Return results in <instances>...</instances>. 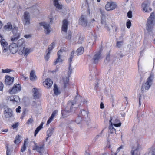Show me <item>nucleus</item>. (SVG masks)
<instances>
[{"label":"nucleus","mask_w":155,"mask_h":155,"mask_svg":"<svg viewBox=\"0 0 155 155\" xmlns=\"http://www.w3.org/2000/svg\"><path fill=\"white\" fill-rule=\"evenodd\" d=\"M154 78V74L153 72H151L149 76L148 77L146 80V81L145 83H143L142 87L141 88V92L139 93H138L139 96V104L140 105V100L141 99L140 97L143 95V91H144L148 90L151 86L153 80Z\"/></svg>","instance_id":"nucleus-1"},{"label":"nucleus","mask_w":155,"mask_h":155,"mask_svg":"<svg viewBox=\"0 0 155 155\" xmlns=\"http://www.w3.org/2000/svg\"><path fill=\"white\" fill-rule=\"evenodd\" d=\"M74 105V104L72 101H68L66 107L64 110L61 111V117L63 118L67 117L70 115L71 112L73 111L72 106Z\"/></svg>","instance_id":"nucleus-2"},{"label":"nucleus","mask_w":155,"mask_h":155,"mask_svg":"<svg viewBox=\"0 0 155 155\" xmlns=\"http://www.w3.org/2000/svg\"><path fill=\"white\" fill-rule=\"evenodd\" d=\"M154 17V14L153 12L152 13L147 20V23L146 24V29L148 32H151L152 31L154 25L153 23Z\"/></svg>","instance_id":"nucleus-3"},{"label":"nucleus","mask_w":155,"mask_h":155,"mask_svg":"<svg viewBox=\"0 0 155 155\" xmlns=\"http://www.w3.org/2000/svg\"><path fill=\"white\" fill-rule=\"evenodd\" d=\"M0 43L3 49V53L4 55H8L9 53L8 46L5 39L1 38Z\"/></svg>","instance_id":"nucleus-4"},{"label":"nucleus","mask_w":155,"mask_h":155,"mask_svg":"<svg viewBox=\"0 0 155 155\" xmlns=\"http://www.w3.org/2000/svg\"><path fill=\"white\" fill-rule=\"evenodd\" d=\"M150 2L149 0L145 1L142 4L141 6L143 10L145 12H149L152 10L150 6Z\"/></svg>","instance_id":"nucleus-5"},{"label":"nucleus","mask_w":155,"mask_h":155,"mask_svg":"<svg viewBox=\"0 0 155 155\" xmlns=\"http://www.w3.org/2000/svg\"><path fill=\"white\" fill-rule=\"evenodd\" d=\"M33 50L31 48H25V46L19 51V54L20 55L24 54L25 56H27L30 52L32 51Z\"/></svg>","instance_id":"nucleus-6"},{"label":"nucleus","mask_w":155,"mask_h":155,"mask_svg":"<svg viewBox=\"0 0 155 155\" xmlns=\"http://www.w3.org/2000/svg\"><path fill=\"white\" fill-rule=\"evenodd\" d=\"M30 17L29 13L25 12L24 14L23 18V23L25 25H28L30 24Z\"/></svg>","instance_id":"nucleus-7"},{"label":"nucleus","mask_w":155,"mask_h":155,"mask_svg":"<svg viewBox=\"0 0 155 155\" xmlns=\"http://www.w3.org/2000/svg\"><path fill=\"white\" fill-rule=\"evenodd\" d=\"M39 25L44 28V31L46 34H48L51 31V28L49 24L45 22L40 23Z\"/></svg>","instance_id":"nucleus-8"},{"label":"nucleus","mask_w":155,"mask_h":155,"mask_svg":"<svg viewBox=\"0 0 155 155\" xmlns=\"http://www.w3.org/2000/svg\"><path fill=\"white\" fill-rule=\"evenodd\" d=\"M21 90V87L19 84H15L12 89L9 91L11 94H14L19 92Z\"/></svg>","instance_id":"nucleus-9"},{"label":"nucleus","mask_w":155,"mask_h":155,"mask_svg":"<svg viewBox=\"0 0 155 155\" xmlns=\"http://www.w3.org/2000/svg\"><path fill=\"white\" fill-rule=\"evenodd\" d=\"M13 33L14 36L12 37L11 41L13 43H15L19 38L20 35L19 33L17 32V29L15 28L13 30Z\"/></svg>","instance_id":"nucleus-10"},{"label":"nucleus","mask_w":155,"mask_h":155,"mask_svg":"<svg viewBox=\"0 0 155 155\" xmlns=\"http://www.w3.org/2000/svg\"><path fill=\"white\" fill-rule=\"evenodd\" d=\"M4 114L6 118H10L13 116L12 110L7 107H5L4 108Z\"/></svg>","instance_id":"nucleus-11"},{"label":"nucleus","mask_w":155,"mask_h":155,"mask_svg":"<svg viewBox=\"0 0 155 155\" xmlns=\"http://www.w3.org/2000/svg\"><path fill=\"white\" fill-rule=\"evenodd\" d=\"M79 23L84 27L88 26L90 25L87 21L86 16L82 15L79 19Z\"/></svg>","instance_id":"nucleus-12"},{"label":"nucleus","mask_w":155,"mask_h":155,"mask_svg":"<svg viewBox=\"0 0 155 155\" xmlns=\"http://www.w3.org/2000/svg\"><path fill=\"white\" fill-rule=\"evenodd\" d=\"M117 7V5L116 3L113 2H108L106 5L105 8L107 11L113 10Z\"/></svg>","instance_id":"nucleus-13"},{"label":"nucleus","mask_w":155,"mask_h":155,"mask_svg":"<svg viewBox=\"0 0 155 155\" xmlns=\"http://www.w3.org/2000/svg\"><path fill=\"white\" fill-rule=\"evenodd\" d=\"M100 12L102 14L101 24L103 25L104 27L106 28L108 31H109L110 29L108 27V24L106 21L104 13L101 9L100 10Z\"/></svg>","instance_id":"nucleus-14"},{"label":"nucleus","mask_w":155,"mask_h":155,"mask_svg":"<svg viewBox=\"0 0 155 155\" xmlns=\"http://www.w3.org/2000/svg\"><path fill=\"white\" fill-rule=\"evenodd\" d=\"M18 48L15 43H12L9 46V50L12 54L16 53L18 51Z\"/></svg>","instance_id":"nucleus-15"},{"label":"nucleus","mask_w":155,"mask_h":155,"mask_svg":"<svg viewBox=\"0 0 155 155\" xmlns=\"http://www.w3.org/2000/svg\"><path fill=\"white\" fill-rule=\"evenodd\" d=\"M101 51H99L94 56L93 58L91 59V61L93 63H96L98 62L99 60L101 58Z\"/></svg>","instance_id":"nucleus-16"},{"label":"nucleus","mask_w":155,"mask_h":155,"mask_svg":"<svg viewBox=\"0 0 155 155\" xmlns=\"http://www.w3.org/2000/svg\"><path fill=\"white\" fill-rule=\"evenodd\" d=\"M101 51H99L94 56L93 58L91 59V61L93 63H96L98 62L99 60L101 58Z\"/></svg>","instance_id":"nucleus-17"},{"label":"nucleus","mask_w":155,"mask_h":155,"mask_svg":"<svg viewBox=\"0 0 155 155\" xmlns=\"http://www.w3.org/2000/svg\"><path fill=\"white\" fill-rule=\"evenodd\" d=\"M64 51L63 49H61L58 52V57L56 61L54 62V64L55 65L58 63H61L62 61V60L61 59L62 53Z\"/></svg>","instance_id":"nucleus-18"},{"label":"nucleus","mask_w":155,"mask_h":155,"mask_svg":"<svg viewBox=\"0 0 155 155\" xmlns=\"http://www.w3.org/2000/svg\"><path fill=\"white\" fill-rule=\"evenodd\" d=\"M52 84L53 81L50 79H46L45 81L43 82V84L44 87L48 89L50 88Z\"/></svg>","instance_id":"nucleus-19"},{"label":"nucleus","mask_w":155,"mask_h":155,"mask_svg":"<svg viewBox=\"0 0 155 155\" xmlns=\"http://www.w3.org/2000/svg\"><path fill=\"white\" fill-rule=\"evenodd\" d=\"M83 37L80 34L77 35L74 39V41L78 44L82 43L83 41Z\"/></svg>","instance_id":"nucleus-20"},{"label":"nucleus","mask_w":155,"mask_h":155,"mask_svg":"<svg viewBox=\"0 0 155 155\" xmlns=\"http://www.w3.org/2000/svg\"><path fill=\"white\" fill-rule=\"evenodd\" d=\"M18 47L19 50H20L21 48L25 47V41L23 39H21L18 40L17 42V45Z\"/></svg>","instance_id":"nucleus-21"},{"label":"nucleus","mask_w":155,"mask_h":155,"mask_svg":"<svg viewBox=\"0 0 155 155\" xmlns=\"http://www.w3.org/2000/svg\"><path fill=\"white\" fill-rule=\"evenodd\" d=\"M15 28H16L17 29V27L14 26H12L10 22L7 23L4 27V28L5 30L9 31L12 30V32L13 30Z\"/></svg>","instance_id":"nucleus-22"},{"label":"nucleus","mask_w":155,"mask_h":155,"mask_svg":"<svg viewBox=\"0 0 155 155\" xmlns=\"http://www.w3.org/2000/svg\"><path fill=\"white\" fill-rule=\"evenodd\" d=\"M69 81V77H63L61 82L63 85V87L65 88L68 85Z\"/></svg>","instance_id":"nucleus-23"},{"label":"nucleus","mask_w":155,"mask_h":155,"mask_svg":"<svg viewBox=\"0 0 155 155\" xmlns=\"http://www.w3.org/2000/svg\"><path fill=\"white\" fill-rule=\"evenodd\" d=\"M5 83L7 85H10L12 84L14 81V78H11L8 76H5Z\"/></svg>","instance_id":"nucleus-24"},{"label":"nucleus","mask_w":155,"mask_h":155,"mask_svg":"<svg viewBox=\"0 0 155 155\" xmlns=\"http://www.w3.org/2000/svg\"><path fill=\"white\" fill-rule=\"evenodd\" d=\"M68 22L66 20H64L63 21V25L62 27V33H66L68 29Z\"/></svg>","instance_id":"nucleus-25"},{"label":"nucleus","mask_w":155,"mask_h":155,"mask_svg":"<svg viewBox=\"0 0 155 155\" xmlns=\"http://www.w3.org/2000/svg\"><path fill=\"white\" fill-rule=\"evenodd\" d=\"M114 119V121L112 120L111 122L113 123V125L116 127H119L121 125V123L120 122L118 119L115 118L114 117L111 118L110 120L111 119Z\"/></svg>","instance_id":"nucleus-26"},{"label":"nucleus","mask_w":155,"mask_h":155,"mask_svg":"<svg viewBox=\"0 0 155 155\" xmlns=\"http://www.w3.org/2000/svg\"><path fill=\"white\" fill-rule=\"evenodd\" d=\"M139 146L138 145L134 147L131 152V155H139Z\"/></svg>","instance_id":"nucleus-27"},{"label":"nucleus","mask_w":155,"mask_h":155,"mask_svg":"<svg viewBox=\"0 0 155 155\" xmlns=\"http://www.w3.org/2000/svg\"><path fill=\"white\" fill-rule=\"evenodd\" d=\"M113 120L114 121V119H111L109 121V132L111 134H113L114 133H115V129L113 125V123L111 122V121Z\"/></svg>","instance_id":"nucleus-28"},{"label":"nucleus","mask_w":155,"mask_h":155,"mask_svg":"<svg viewBox=\"0 0 155 155\" xmlns=\"http://www.w3.org/2000/svg\"><path fill=\"white\" fill-rule=\"evenodd\" d=\"M54 4L55 7L58 9H61L62 5L59 2V0H53Z\"/></svg>","instance_id":"nucleus-29"},{"label":"nucleus","mask_w":155,"mask_h":155,"mask_svg":"<svg viewBox=\"0 0 155 155\" xmlns=\"http://www.w3.org/2000/svg\"><path fill=\"white\" fill-rule=\"evenodd\" d=\"M44 145H43L40 146H39L35 144L33 148V150H36L37 151L39 152L41 154V152L44 149Z\"/></svg>","instance_id":"nucleus-30"},{"label":"nucleus","mask_w":155,"mask_h":155,"mask_svg":"<svg viewBox=\"0 0 155 155\" xmlns=\"http://www.w3.org/2000/svg\"><path fill=\"white\" fill-rule=\"evenodd\" d=\"M57 112L58 111L56 110L52 112L51 116L49 117L47 121V125H48L52 121L53 119L55 116L56 114H57Z\"/></svg>","instance_id":"nucleus-31"},{"label":"nucleus","mask_w":155,"mask_h":155,"mask_svg":"<svg viewBox=\"0 0 155 155\" xmlns=\"http://www.w3.org/2000/svg\"><path fill=\"white\" fill-rule=\"evenodd\" d=\"M30 80L32 81H35L37 79V77L35 74V72L34 70L31 71L30 76Z\"/></svg>","instance_id":"nucleus-32"},{"label":"nucleus","mask_w":155,"mask_h":155,"mask_svg":"<svg viewBox=\"0 0 155 155\" xmlns=\"http://www.w3.org/2000/svg\"><path fill=\"white\" fill-rule=\"evenodd\" d=\"M32 91L34 93L33 95L35 98H38L39 95L38 89L36 88H34L32 90Z\"/></svg>","instance_id":"nucleus-33"},{"label":"nucleus","mask_w":155,"mask_h":155,"mask_svg":"<svg viewBox=\"0 0 155 155\" xmlns=\"http://www.w3.org/2000/svg\"><path fill=\"white\" fill-rule=\"evenodd\" d=\"M28 139H26L25 140L23 145L21 147V152H23L26 149V145H27L28 144Z\"/></svg>","instance_id":"nucleus-34"},{"label":"nucleus","mask_w":155,"mask_h":155,"mask_svg":"<svg viewBox=\"0 0 155 155\" xmlns=\"http://www.w3.org/2000/svg\"><path fill=\"white\" fill-rule=\"evenodd\" d=\"M77 101H78V102H82V97H80V96H76V97L74 99V101H75L76 103H74V102H72L74 104V106H75V107H76V106H75V105L76 104ZM72 106H72V108L73 109V111H74V109L75 107L74 108L72 107Z\"/></svg>","instance_id":"nucleus-35"},{"label":"nucleus","mask_w":155,"mask_h":155,"mask_svg":"<svg viewBox=\"0 0 155 155\" xmlns=\"http://www.w3.org/2000/svg\"><path fill=\"white\" fill-rule=\"evenodd\" d=\"M84 50V48L83 47H80L77 50L76 54L78 55H81L83 53Z\"/></svg>","instance_id":"nucleus-36"},{"label":"nucleus","mask_w":155,"mask_h":155,"mask_svg":"<svg viewBox=\"0 0 155 155\" xmlns=\"http://www.w3.org/2000/svg\"><path fill=\"white\" fill-rule=\"evenodd\" d=\"M43 124V123L42 122L41 123L40 125L37 128L35 132L34 135L35 136H36V134H38L41 129L42 128Z\"/></svg>","instance_id":"nucleus-37"},{"label":"nucleus","mask_w":155,"mask_h":155,"mask_svg":"<svg viewBox=\"0 0 155 155\" xmlns=\"http://www.w3.org/2000/svg\"><path fill=\"white\" fill-rule=\"evenodd\" d=\"M54 94L56 95H58L60 93V91L58 89L57 86L55 84L54 86Z\"/></svg>","instance_id":"nucleus-38"},{"label":"nucleus","mask_w":155,"mask_h":155,"mask_svg":"<svg viewBox=\"0 0 155 155\" xmlns=\"http://www.w3.org/2000/svg\"><path fill=\"white\" fill-rule=\"evenodd\" d=\"M54 129L52 128H49L47 131V134L48 137L51 136L53 132Z\"/></svg>","instance_id":"nucleus-39"},{"label":"nucleus","mask_w":155,"mask_h":155,"mask_svg":"<svg viewBox=\"0 0 155 155\" xmlns=\"http://www.w3.org/2000/svg\"><path fill=\"white\" fill-rule=\"evenodd\" d=\"M21 137L19 135H17L15 138L14 143L15 144H18L20 142Z\"/></svg>","instance_id":"nucleus-40"},{"label":"nucleus","mask_w":155,"mask_h":155,"mask_svg":"<svg viewBox=\"0 0 155 155\" xmlns=\"http://www.w3.org/2000/svg\"><path fill=\"white\" fill-rule=\"evenodd\" d=\"M50 53L51 52L49 51H46L44 55V58L46 61H48L49 58Z\"/></svg>","instance_id":"nucleus-41"},{"label":"nucleus","mask_w":155,"mask_h":155,"mask_svg":"<svg viewBox=\"0 0 155 155\" xmlns=\"http://www.w3.org/2000/svg\"><path fill=\"white\" fill-rule=\"evenodd\" d=\"M55 46V44L54 42L51 43L50 45H49L48 49L46 50V51H49L51 52V51L54 47Z\"/></svg>","instance_id":"nucleus-42"},{"label":"nucleus","mask_w":155,"mask_h":155,"mask_svg":"<svg viewBox=\"0 0 155 155\" xmlns=\"http://www.w3.org/2000/svg\"><path fill=\"white\" fill-rule=\"evenodd\" d=\"M13 71V70L9 69H2V72L3 73H8Z\"/></svg>","instance_id":"nucleus-43"},{"label":"nucleus","mask_w":155,"mask_h":155,"mask_svg":"<svg viewBox=\"0 0 155 155\" xmlns=\"http://www.w3.org/2000/svg\"><path fill=\"white\" fill-rule=\"evenodd\" d=\"M30 9L32 10V12L33 13L36 12V13H38L39 12V11L36 8V6H33L32 7H31Z\"/></svg>","instance_id":"nucleus-44"},{"label":"nucleus","mask_w":155,"mask_h":155,"mask_svg":"<svg viewBox=\"0 0 155 155\" xmlns=\"http://www.w3.org/2000/svg\"><path fill=\"white\" fill-rule=\"evenodd\" d=\"M87 111L84 110H82L81 111V114H80L79 115L80 116L82 115V116H85L87 115Z\"/></svg>","instance_id":"nucleus-45"},{"label":"nucleus","mask_w":155,"mask_h":155,"mask_svg":"<svg viewBox=\"0 0 155 155\" xmlns=\"http://www.w3.org/2000/svg\"><path fill=\"white\" fill-rule=\"evenodd\" d=\"M14 103L15 102L17 103L19 101V98L18 96L17 95L14 96Z\"/></svg>","instance_id":"nucleus-46"},{"label":"nucleus","mask_w":155,"mask_h":155,"mask_svg":"<svg viewBox=\"0 0 155 155\" xmlns=\"http://www.w3.org/2000/svg\"><path fill=\"white\" fill-rule=\"evenodd\" d=\"M149 154L150 155H155V148H152L149 151Z\"/></svg>","instance_id":"nucleus-47"},{"label":"nucleus","mask_w":155,"mask_h":155,"mask_svg":"<svg viewBox=\"0 0 155 155\" xmlns=\"http://www.w3.org/2000/svg\"><path fill=\"white\" fill-rule=\"evenodd\" d=\"M81 117L79 115L76 119L75 122L77 124H79L81 122Z\"/></svg>","instance_id":"nucleus-48"},{"label":"nucleus","mask_w":155,"mask_h":155,"mask_svg":"<svg viewBox=\"0 0 155 155\" xmlns=\"http://www.w3.org/2000/svg\"><path fill=\"white\" fill-rule=\"evenodd\" d=\"M74 56H70V57L69 58V69L70 70V68L71 66V63L72 61V59L73 58Z\"/></svg>","instance_id":"nucleus-49"},{"label":"nucleus","mask_w":155,"mask_h":155,"mask_svg":"<svg viewBox=\"0 0 155 155\" xmlns=\"http://www.w3.org/2000/svg\"><path fill=\"white\" fill-rule=\"evenodd\" d=\"M131 22L130 20H128L126 23V26L128 28H130L131 25Z\"/></svg>","instance_id":"nucleus-50"},{"label":"nucleus","mask_w":155,"mask_h":155,"mask_svg":"<svg viewBox=\"0 0 155 155\" xmlns=\"http://www.w3.org/2000/svg\"><path fill=\"white\" fill-rule=\"evenodd\" d=\"M103 132V130H102L101 133L98 135H97L95 137L94 139V141H96L99 138V137H101V134Z\"/></svg>","instance_id":"nucleus-51"},{"label":"nucleus","mask_w":155,"mask_h":155,"mask_svg":"<svg viewBox=\"0 0 155 155\" xmlns=\"http://www.w3.org/2000/svg\"><path fill=\"white\" fill-rule=\"evenodd\" d=\"M127 16L129 18H131L132 17V12L131 11H129L127 13Z\"/></svg>","instance_id":"nucleus-52"},{"label":"nucleus","mask_w":155,"mask_h":155,"mask_svg":"<svg viewBox=\"0 0 155 155\" xmlns=\"http://www.w3.org/2000/svg\"><path fill=\"white\" fill-rule=\"evenodd\" d=\"M123 42L122 41H117L116 44V46L118 48H120L122 45Z\"/></svg>","instance_id":"nucleus-53"},{"label":"nucleus","mask_w":155,"mask_h":155,"mask_svg":"<svg viewBox=\"0 0 155 155\" xmlns=\"http://www.w3.org/2000/svg\"><path fill=\"white\" fill-rule=\"evenodd\" d=\"M71 37V33H69L68 35L66 37V38L68 40H70Z\"/></svg>","instance_id":"nucleus-54"},{"label":"nucleus","mask_w":155,"mask_h":155,"mask_svg":"<svg viewBox=\"0 0 155 155\" xmlns=\"http://www.w3.org/2000/svg\"><path fill=\"white\" fill-rule=\"evenodd\" d=\"M33 121L32 119L30 118H29L28 120L27 123L28 124H31Z\"/></svg>","instance_id":"nucleus-55"},{"label":"nucleus","mask_w":155,"mask_h":155,"mask_svg":"<svg viewBox=\"0 0 155 155\" xmlns=\"http://www.w3.org/2000/svg\"><path fill=\"white\" fill-rule=\"evenodd\" d=\"M18 123H16L12 125V127L13 129H15L17 128L18 127Z\"/></svg>","instance_id":"nucleus-56"},{"label":"nucleus","mask_w":155,"mask_h":155,"mask_svg":"<svg viewBox=\"0 0 155 155\" xmlns=\"http://www.w3.org/2000/svg\"><path fill=\"white\" fill-rule=\"evenodd\" d=\"M14 96H11L10 97H9L8 99L9 100H10L11 101H12L14 103Z\"/></svg>","instance_id":"nucleus-57"},{"label":"nucleus","mask_w":155,"mask_h":155,"mask_svg":"<svg viewBox=\"0 0 155 155\" xmlns=\"http://www.w3.org/2000/svg\"><path fill=\"white\" fill-rule=\"evenodd\" d=\"M21 107L20 106L18 107V108L16 109V111L17 112H20L21 111Z\"/></svg>","instance_id":"nucleus-58"},{"label":"nucleus","mask_w":155,"mask_h":155,"mask_svg":"<svg viewBox=\"0 0 155 155\" xmlns=\"http://www.w3.org/2000/svg\"><path fill=\"white\" fill-rule=\"evenodd\" d=\"M122 148V146H121L120 147H118V149H117V153H114V154L115 155H116L120 151V150Z\"/></svg>","instance_id":"nucleus-59"},{"label":"nucleus","mask_w":155,"mask_h":155,"mask_svg":"<svg viewBox=\"0 0 155 155\" xmlns=\"http://www.w3.org/2000/svg\"><path fill=\"white\" fill-rule=\"evenodd\" d=\"M3 87V83L0 82V90H2Z\"/></svg>","instance_id":"nucleus-60"},{"label":"nucleus","mask_w":155,"mask_h":155,"mask_svg":"<svg viewBox=\"0 0 155 155\" xmlns=\"http://www.w3.org/2000/svg\"><path fill=\"white\" fill-rule=\"evenodd\" d=\"M6 154L7 155H10V150L8 149H7V151H6Z\"/></svg>","instance_id":"nucleus-61"},{"label":"nucleus","mask_w":155,"mask_h":155,"mask_svg":"<svg viewBox=\"0 0 155 155\" xmlns=\"http://www.w3.org/2000/svg\"><path fill=\"white\" fill-rule=\"evenodd\" d=\"M110 56L109 55H108L107 56L106 60L105 61H108L110 60Z\"/></svg>","instance_id":"nucleus-62"},{"label":"nucleus","mask_w":155,"mask_h":155,"mask_svg":"<svg viewBox=\"0 0 155 155\" xmlns=\"http://www.w3.org/2000/svg\"><path fill=\"white\" fill-rule=\"evenodd\" d=\"M104 105L103 103H101L100 104V108L103 109L104 108Z\"/></svg>","instance_id":"nucleus-63"},{"label":"nucleus","mask_w":155,"mask_h":155,"mask_svg":"<svg viewBox=\"0 0 155 155\" xmlns=\"http://www.w3.org/2000/svg\"><path fill=\"white\" fill-rule=\"evenodd\" d=\"M25 37L26 38H29L30 37V35H24Z\"/></svg>","instance_id":"nucleus-64"}]
</instances>
